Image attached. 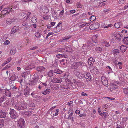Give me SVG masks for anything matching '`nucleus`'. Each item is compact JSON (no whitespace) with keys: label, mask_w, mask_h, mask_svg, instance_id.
<instances>
[{"label":"nucleus","mask_w":128,"mask_h":128,"mask_svg":"<svg viewBox=\"0 0 128 128\" xmlns=\"http://www.w3.org/2000/svg\"><path fill=\"white\" fill-rule=\"evenodd\" d=\"M62 29V26H56V28H54V30H56L55 31V32L56 33L59 32Z\"/></svg>","instance_id":"26"},{"label":"nucleus","mask_w":128,"mask_h":128,"mask_svg":"<svg viewBox=\"0 0 128 128\" xmlns=\"http://www.w3.org/2000/svg\"><path fill=\"white\" fill-rule=\"evenodd\" d=\"M62 54H59L58 55H56V56L57 58H59L60 57H62Z\"/></svg>","instance_id":"62"},{"label":"nucleus","mask_w":128,"mask_h":128,"mask_svg":"<svg viewBox=\"0 0 128 128\" xmlns=\"http://www.w3.org/2000/svg\"><path fill=\"white\" fill-rule=\"evenodd\" d=\"M38 80L33 78L32 81L28 84V85H29L30 87L34 86L36 84Z\"/></svg>","instance_id":"7"},{"label":"nucleus","mask_w":128,"mask_h":128,"mask_svg":"<svg viewBox=\"0 0 128 128\" xmlns=\"http://www.w3.org/2000/svg\"><path fill=\"white\" fill-rule=\"evenodd\" d=\"M28 106L29 107H34L35 106L34 104L32 101L30 102L28 104Z\"/></svg>","instance_id":"32"},{"label":"nucleus","mask_w":128,"mask_h":128,"mask_svg":"<svg viewBox=\"0 0 128 128\" xmlns=\"http://www.w3.org/2000/svg\"><path fill=\"white\" fill-rule=\"evenodd\" d=\"M127 48L126 46L122 45L120 46V49L122 52H125Z\"/></svg>","instance_id":"19"},{"label":"nucleus","mask_w":128,"mask_h":128,"mask_svg":"<svg viewBox=\"0 0 128 128\" xmlns=\"http://www.w3.org/2000/svg\"><path fill=\"white\" fill-rule=\"evenodd\" d=\"M32 89V88L29 85H27L26 86V88L24 89V94L26 96L28 95Z\"/></svg>","instance_id":"4"},{"label":"nucleus","mask_w":128,"mask_h":128,"mask_svg":"<svg viewBox=\"0 0 128 128\" xmlns=\"http://www.w3.org/2000/svg\"><path fill=\"white\" fill-rule=\"evenodd\" d=\"M24 121L23 118H21L18 120L17 126L20 128H23L24 127Z\"/></svg>","instance_id":"6"},{"label":"nucleus","mask_w":128,"mask_h":128,"mask_svg":"<svg viewBox=\"0 0 128 128\" xmlns=\"http://www.w3.org/2000/svg\"><path fill=\"white\" fill-rule=\"evenodd\" d=\"M70 36H66L62 38L61 40V42H67V41L70 38Z\"/></svg>","instance_id":"23"},{"label":"nucleus","mask_w":128,"mask_h":128,"mask_svg":"<svg viewBox=\"0 0 128 128\" xmlns=\"http://www.w3.org/2000/svg\"><path fill=\"white\" fill-rule=\"evenodd\" d=\"M104 45L106 47H108L110 46V44L109 42H104Z\"/></svg>","instance_id":"48"},{"label":"nucleus","mask_w":128,"mask_h":128,"mask_svg":"<svg viewBox=\"0 0 128 128\" xmlns=\"http://www.w3.org/2000/svg\"><path fill=\"white\" fill-rule=\"evenodd\" d=\"M50 90L49 89H47L44 92H42V93L44 95H46L50 93Z\"/></svg>","instance_id":"30"},{"label":"nucleus","mask_w":128,"mask_h":128,"mask_svg":"<svg viewBox=\"0 0 128 128\" xmlns=\"http://www.w3.org/2000/svg\"><path fill=\"white\" fill-rule=\"evenodd\" d=\"M6 99V98L4 97H2L0 99V103L2 102Z\"/></svg>","instance_id":"50"},{"label":"nucleus","mask_w":128,"mask_h":128,"mask_svg":"<svg viewBox=\"0 0 128 128\" xmlns=\"http://www.w3.org/2000/svg\"><path fill=\"white\" fill-rule=\"evenodd\" d=\"M24 114L26 115H27V116H29L30 114V113H31L30 112H24Z\"/></svg>","instance_id":"59"},{"label":"nucleus","mask_w":128,"mask_h":128,"mask_svg":"<svg viewBox=\"0 0 128 128\" xmlns=\"http://www.w3.org/2000/svg\"><path fill=\"white\" fill-rule=\"evenodd\" d=\"M96 19L95 16L94 15H92L90 17V20L91 22L94 21Z\"/></svg>","instance_id":"35"},{"label":"nucleus","mask_w":128,"mask_h":128,"mask_svg":"<svg viewBox=\"0 0 128 128\" xmlns=\"http://www.w3.org/2000/svg\"><path fill=\"white\" fill-rule=\"evenodd\" d=\"M112 52L114 55L116 56L120 52V51L119 50L116 49L113 50H112Z\"/></svg>","instance_id":"29"},{"label":"nucleus","mask_w":128,"mask_h":128,"mask_svg":"<svg viewBox=\"0 0 128 128\" xmlns=\"http://www.w3.org/2000/svg\"><path fill=\"white\" fill-rule=\"evenodd\" d=\"M35 36L36 38H39L41 36V34L39 32H37L35 34Z\"/></svg>","instance_id":"38"},{"label":"nucleus","mask_w":128,"mask_h":128,"mask_svg":"<svg viewBox=\"0 0 128 128\" xmlns=\"http://www.w3.org/2000/svg\"><path fill=\"white\" fill-rule=\"evenodd\" d=\"M22 24L23 26H27L28 24L26 21H24L22 22Z\"/></svg>","instance_id":"43"},{"label":"nucleus","mask_w":128,"mask_h":128,"mask_svg":"<svg viewBox=\"0 0 128 128\" xmlns=\"http://www.w3.org/2000/svg\"><path fill=\"white\" fill-rule=\"evenodd\" d=\"M77 76L78 78L79 79H81L82 78L83 76H84V75L81 72H80V73L78 74Z\"/></svg>","instance_id":"41"},{"label":"nucleus","mask_w":128,"mask_h":128,"mask_svg":"<svg viewBox=\"0 0 128 128\" xmlns=\"http://www.w3.org/2000/svg\"><path fill=\"white\" fill-rule=\"evenodd\" d=\"M106 80L107 79L104 76H102L101 77V80L102 82Z\"/></svg>","instance_id":"57"},{"label":"nucleus","mask_w":128,"mask_h":128,"mask_svg":"<svg viewBox=\"0 0 128 128\" xmlns=\"http://www.w3.org/2000/svg\"><path fill=\"white\" fill-rule=\"evenodd\" d=\"M82 63L81 62H74L71 65V69L74 68V70H77L79 66H81Z\"/></svg>","instance_id":"3"},{"label":"nucleus","mask_w":128,"mask_h":128,"mask_svg":"<svg viewBox=\"0 0 128 128\" xmlns=\"http://www.w3.org/2000/svg\"><path fill=\"white\" fill-rule=\"evenodd\" d=\"M95 60L92 58L90 57L88 58V65L91 66L94 63Z\"/></svg>","instance_id":"21"},{"label":"nucleus","mask_w":128,"mask_h":128,"mask_svg":"<svg viewBox=\"0 0 128 128\" xmlns=\"http://www.w3.org/2000/svg\"><path fill=\"white\" fill-rule=\"evenodd\" d=\"M16 76L15 75H12V76L10 77V80L12 81H14L16 80Z\"/></svg>","instance_id":"37"},{"label":"nucleus","mask_w":128,"mask_h":128,"mask_svg":"<svg viewBox=\"0 0 128 128\" xmlns=\"http://www.w3.org/2000/svg\"><path fill=\"white\" fill-rule=\"evenodd\" d=\"M19 29V27L18 26H14L12 28V34H14Z\"/></svg>","instance_id":"12"},{"label":"nucleus","mask_w":128,"mask_h":128,"mask_svg":"<svg viewBox=\"0 0 128 128\" xmlns=\"http://www.w3.org/2000/svg\"><path fill=\"white\" fill-rule=\"evenodd\" d=\"M102 114L104 116L105 118H106L108 116V114L107 112H103L102 113Z\"/></svg>","instance_id":"58"},{"label":"nucleus","mask_w":128,"mask_h":128,"mask_svg":"<svg viewBox=\"0 0 128 128\" xmlns=\"http://www.w3.org/2000/svg\"><path fill=\"white\" fill-rule=\"evenodd\" d=\"M118 89V86L117 85L114 84H112L110 85V90L111 91H112L113 90H117Z\"/></svg>","instance_id":"9"},{"label":"nucleus","mask_w":128,"mask_h":128,"mask_svg":"<svg viewBox=\"0 0 128 128\" xmlns=\"http://www.w3.org/2000/svg\"><path fill=\"white\" fill-rule=\"evenodd\" d=\"M59 111V110L56 109V113L54 114H53V116L58 115V112Z\"/></svg>","instance_id":"52"},{"label":"nucleus","mask_w":128,"mask_h":128,"mask_svg":"<svg viewBox=\"0 0 128 128\" xmlns=\"http://www.w3.org/2000/svg\"><path fill=\"white\" fill-rule=\"evenodd\" d=\"M123 92L125 96H128V87L124 88Z\"/></svg>","instance_id":"22"},{"label":"nucleus","mask_w":128,"mask_h":128,"mask_svg":"<svg viewBox=\"0 0 128 128\" xmlns=\"http://www.w3.org/2000/svg\"><path fill=\"white\" fill-rule=\"evenodd\" d=\"M11 101L12 106H14L16 109L20 111L26 109L27 108L28 104L25 102H23L21 103H18L15 105L13 99H12Z\"/></svg>","instance_id":"1"},{"label":"nucleus","mask_w":128,"mask_h":128,"mask_svg":"<svg viewBox=\"0 0 128 128\" xmlns=\"http://www.w3.org/2000/svg\"><path fill=\"white\" fill-rule=\"evenodd\" d=\"M31 20L32 22L35 23L37 22V18L35 17H33L31 19Z\"/></svg>","instance_id":"40"},{"label":"nucleus","mask_w":128,"mask_h":128,"mask_svg":"<svg viewBox=\"0 0 128 128\" xmlns=\"http://www.w3.org/2000/svg\"><path fill=\"white\" fill-rule=\"evenodd\" d=\"M57 78H54L52 79L51 81L54 83H57Z\"/></svg>","instance_id":"42"},{"label":"nucleus","mask_w":128,"mask_h":128,"mask_svg":"<svg viewBox=\"0 0 128 128\" xmlns=\"http://www.w3.org/2000/svg\"><path fill=\"white\" fill-rule=\"evenodd\" d=\"M4 121L3 119L0 120V127L2 128L4 125Z\"/></svg>","instance_id":"33"},{"label":"nucleus","mask_w":128,"mask_h":128,"mask_svg":"<svg viewBox=\"0 0 128 128\" xmlns=\"http://www.w3.org/2000/svg\"><path fill=\"white\" fill-rule=\"evenodd\" d=\"M31 65L30 64L28 66L26 65L24 66V69L26 70H29L31 68Z\"/></svg>","instance_id":"34"},{"label":"nucleus","mask_w":128,"mask_h":128,"mask_svg":"<svg viewBox=\"0 0 128 128\" xmlns=\"http://www.w3.org/2000/svg\"><path fill=\"white\" fill-rule=\"evenodd\" d=\"M60 88H61L62 90H63L65 89L68 90L70 89V88L67 86H64L63 85H61L60 86Z\"/></svg>","instance_id":"24"},{"label":"nucleus","mask_w":128,"mask_h":128,"mask_svg":"<svg viewBox=\"0 0 128 128\" xmlns=\"http://www.w3.org/2000/svg\"><path fill=\"white\" fill-rule=\"evenodd\" d=\"M45 68L43 66H38L36 68V70L38 72H42L45 70Z\"/></svg>","instance_id":"13"},{"label":"nucleus","mask_w":128,"mask_h":128,"mask_svg":"<svg viewBox=\"0 0 128 128\" xmlns=\"http://www.w3.org/2000/svg\"><path fill=\"white\" fill-rule=\"evenodd\" d=\"M11 90H9L6 88L4 90V94L6 96L10 97L11 96Z\"/></svg>","instance_id":"11"},{"label":"nucleus","mask_w":128,"mask_h":128,"mask_svg":"<svg viewBox=\"0 0 128 128\" xmlns=\"http://www.w3.org/2000/svg\"><path fill=\"white\" fill-rule=\"evenodd\" d=\"M122 62H118L117 64V65L119 66V68L120 69H122Z\"/></svg>","instance_id":"45"},{"label":"nucleus","mask_w":128,"mask_h":128,"mask_svg":"<svg viewBox=\"0 0 128 128\" xmlns=\"http://www.w3.org/2000/svg\"><path fill=\"white\" fill-rule=\"evenodd\" d=\"M124 0H119L118 3L119 4H122L124 3Z\"/></svg>","instance_id":"56"},{"label":"nucleus","mask_w":128,"mask_h":128,"mask_svg":"<svg viewBox=\"0 0 128 128\" xmlns=\"http://www.w3.org/2000/svg\"><path fill=\"white\" fill-rule=\"evenodd\" d=\"M11 66V64H8L5 67L6 68H8Z\"/></svg>","instance_id":"64"},{"label":"nucleus","mask_w":128,"mask_h":128,"mask_svg":"<svg viewBox=\"0 0 128 128\" xmlns=\"http://www.w3.org/2000/svg\"><path fill=\"white\" fill-rule=\"evenodd\" d=\"M67 52H71L72 51V48L67 46Z\"/></svg>","instance_id":"53"},{"label":"nucleus","mask_w":128,"mask_h":128,"mask_svg":"<svg viewBox=\"0 0 128 128\" xmlns=\"http://www.w3.org/2000/svg\"><path fill=\"white\" fill-rule=\"evenodd\" d=\"M10 114V118L12 119H15L18 118L19 116V115L16 112V110L14 109L10 108V111L9 113Z\"/></svg>","instance_id":"2"},{"label":"nucleus","mask_w":128,"mask_h":128,"mask_svg":"<svg viewBox=\"0 0 128 128\" xmlns=\"http://www.w3.org/2000/svg\"><path fill=\"white\" fill-rule=\"evenodd\" d=\"M8 112L1 110L0 111V118H5L7 115Z\"/></svg>","instance_id":"10"},{"label":"nucleus","mask_w":128,"mask_h":128,"mask_svg":"<svg viewBox=\"0 0 128 128\" xmlns=\"http://www.w3.org/2000/svg\"><path fill=\"white\" fill-rule=\"evenodd\" d=\"M16 52V49L14 46H12L10 50V52L12 54L14 55Z\"/></svg>","instance_id":"20"},{"label":"nucleus","mask_w":128,"mask_h":128,"mask_svg":"<svg viewBox=\"0 0 128 128\" xmlns=\"http://www.w3.org/2000/svg\"><path fill=\"white\" fill-rule=\"evenodd\" d=\"M53 70H50L47 73V76L50 77L52 76L53 75Z\"/></svg>","instance_id":"25"},{"label":"nucleus","mask_w":128,"mask_h":128,"mask_svg":"<svg viewBox=\"0 0 128 128\" xmlns=\"http://www.w3.org/2000/svg\"><path fill=\"white\" fill-rule=\"evenodd\" d=\"M43 18L45 20H47L49 18V16L47 14H45L43 16Z\"/></svg>","instance_id":"51"},{"label":"nucleus","mask_w":128,"mask_h":128,"mask_svg":"<svg viewBox=\"0 0 128 128\" xmlns=\"http://www.w3.org/2000/svg\"><path fill=\"white\" fill-rule=\"evenodd\" d=\"M100 26L99 23L96 22L93 24L90 25L89 26V28L92 30H94L98 29Z\"/></svg>","instance_id":"5"},{"label":"nucleus","mask_w":128,"mask_h":128,"mask_svg":"<svg viewBox=\"0 0 128 128\" xmlns=\"http://www.w3.org/2000/svg\"><path fill=\"white\" fill-rule=\"evenodd\" d=\"M42 12L44 13H47L49 12V10L46 7L42 9Z\"/></svg>","instance_id":"31"},{"label":"nucleus","mask_w":128,"mask_h":128,"mask_svg":"<svg viewBox=\"0 0 128 128\" xmlns=\"http://www.w3.org/2000/svg\"><path fill=\"white\" fill-rule=\"evenodd\" d=\"M38 72H36V73L35 74H34V78L35 79L36 78V79H38V76L39 75L38 74Z\"/></svg>","instance_id":"47"},{"label":"nucleus","mask_w":128,"mask_h":128,"mask_svg":"<svg viewBox=\"0 0 128 128\" xmlns=\"http://www.w3.org/2000/svg\"><path fill=\"white\" fill-rule=\"evenodd\" d=\"M102 27L106 28L111 27L113 26V25L112 24H107L105 23H103L102 24Z\"/></svg>","instance_id":"28"},{"label":"nucleus","mask_w":128,"mask_h":128,"mask_svg":"<svg viewBox=\"0 0 128 128\" xmlns=\"http://www.w3.org/2000/svg\"><path fill=\"white\" fill-rule=\"evenodd\" d=\"M15 20L13 18H8L6 20V22L8 24H10L15 21Z\"/></svg>","instance_id":"14"},{"label":"nucleus","mask_w":128,"mask_h":128,"mask_svg":"<svg viewBox=\"0 0 128 128\" xmlns=\"http://www.w3.org/2000/svg\"><path fill=\"white\" fill-rule=\"evenodd\" d=\"M124 42L125 44H128V37L124 38Z\"/></svg>","instance_id":"39"},{"label":"nucleus","mask_w":128,"mask_h":128,"mask_svg":"<svg viewBox=\"0 0 128 128\" xmlns=\"http://www.w3.org/2000/svg\"><path fill=\"white\" fill-rule=\"evenodd\" d=\"M80 73L78 70H74V73L76 76H77Z\"/></svg>","instance_id":"46"},{"label":"nucleus","mask_w":128,"mask_h":128,"mask_svg":"<svg viewBox=\"0 0 128 128\" xmlns=\"http://www.w3.org/2000/svg\"><path fill=\"white\" fill-rule=\"evenodd\" d=\"M114 34L116 38L118 40H120L121 36L119 33L118 32H115L114 33Z\"/></svg>","instance_id":"17"},{"label":"nucleus","mask_w":128,"mask_h":128,"mask_svg":"<svg viewBox=\"0 0 128 128\" xmlns=\"http://www.w3.org/2000/svg\"><path fill=\"white\" fill-rule=\"evenodd\" d=\"M64 80V78H57V83L61 82L62 81V80Z\"/></svg>","instance_id":"54"},{"label":"nucleus","mask_w":128,"mask_h":128,"mask_svg":"<svg viewBox=\"0 0 128 128\" xmlns=\"http://www.w3.org/2000/svg\"><path fill=\"white\" fill-rule=\"evenodd\" d=\"M98 111L99 114L101 116H102V112H101L100 111V108H98Z\"/></svg>","instance_id":"55"},{"label":"nucleus","mask_w":128,"mask_h":128,"mask_svg":"<svg viewBox=\"0 0 128 128\" xmlns=\"http://www.w3.org/2000/svg\"><path fill=\"white\" fill-rule=\"evenodd\" d=\"M10 43V42L9 40H6L4 42V44L5 45H7L9 44Z\"/></svg>","instance_id":"49"},{"label":"nucleus","mask_w":128,"mask_h":128,"mask_svg":"<svg viewBox=\"0 0 128 128\" xmlns=\"http://www.w3.org/2000/svg\"><path fill=\"white\" fill-rule=\"evenodd\" d=\"M27 16V14H25L24 13L22 12L21 14V16L22 18H24Z\"/></svg>","instance_id":"44"},{"label":"nucleus","mask_w":128,"mask_h":128,"mask_svg":"<svg viewBox=\"0 0 128 128\" xmlns=\"http://www.w3.org/2000/svg\"><path fill=\"white\" fill-rule=\"evenodd\" d=\"M76 10H73L70 11V12L71 14H74L76 12Z\"/></svg>","instance_id":"63"},{"label":"nucleus","mask_w":128,"mask_h":128,"mask_svg":"<svg viewBox=\"0 0 128 128\" xmlns=\"http://www.w3.org/2000/svg\"><path fill=\"white\" fill-rule=\"evenodd\" d=\"M53 73L58 74H61L62 73V71L60 70L57 69L56 68L53 70Z\"/></svg>","instance_id":"16"},{"label":"nucleus","mask_w":128,"mask_h":128,"mask_svg":"<svg viewBox=\"0 0 128 128\" xmlns=\"http://www.w3.org/2000/svg\"><path fill=\"white\" fill-rule=\"evenodd\" d=\"M30 28V26H25L24 28V30H26L29 29Z\"/></svg>","instance_id":"60"},{"label":"nucleus","mask_w":128,"mask_h":128,"mask_svg":"<svg viewBox=\"0 0 128 128\" xmlns=\"http://www.w3.org/2000/svg\"><path fill=\"white\" fill-rule=\"evenodd\" d=\"M97 36L96 35L93 36L92 38V41L94 43H97Z\"/></svg>","instance_id":"18"},{"label":"nucleus","mask_w":128,"mask_h":128,"mask_svg":"<svg viewBox=\"0 0 128 128\" xmlns=\"http://www.w3.org/2000/svg\"><path fill=\"white\" fill-rule=\"evenodd\" d=\"M102 107L104 108H108V106L107 104H105L102 105Z\"/></svg>","instance_id":"61"},{"label":"nucleus","mask_w":128,"mask_h":128,"mask_svg":"<svg viewBox=\"0 0 128 128\" xmlns=\"http://www.w3.org/2000/svg\"><path fill=\"white\" fill-rule=\"evenodd\" d=\"M114 26L115 28H120L122 26V22H117L114 24Z\"/></svg>","instance_id":"15"},{"label":"nucleus","mask_w":128,"mask_h":128,"mask_svg":"<svg viewBox=\"0 0 128 128\" xmlns=\"http://www.w3.org/2000/svg\"><path fill=\"white\" fill-rule=\"evenodd\" d=\"M103 84L106 87L108 86V82L107 80L102 82Z\"/></svg>","instance_id":"36"},{"label":"nucleus","mask_w":128,"mask_h":128,"mask_svg":"<svg viewBox=\"0 0 128 128\" xmlns=\"http://www.w3.org/2000/svg\"><path fill=\"white\" fill-rule=\"evenodd\" d=\"M95 50L99 52H102L103 51V49L101 48L100 47L98 46H97L95 48Z\"/></svg>","instance_id":"27"},{"label":"nucleus","mask_w":128,"mask_h":128,"mask_svg":"<svg viewBox=\"0 0 128 128\" xmlns=\"http://www.w3.org/2000/svg\"><path fill=\"white\" fill-rule=\"evenodd\" d=\"M8 7L5 8L2 11V14H8L10 11H12V9Z\"/></svg>","instance_id":"8"}]
</instances>
